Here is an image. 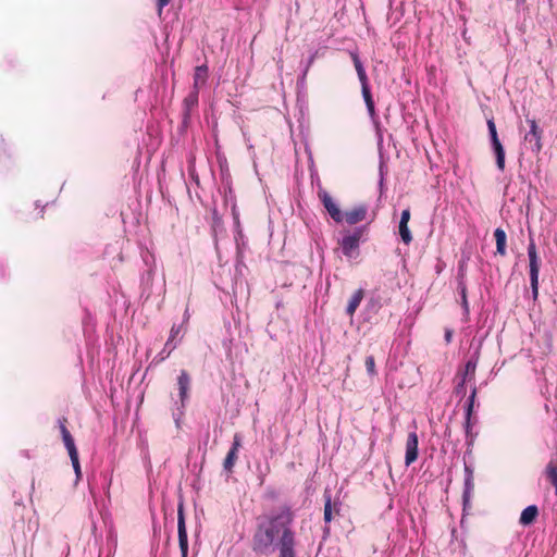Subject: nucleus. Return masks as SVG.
Segmentation results:
<instances>
[{
  "label": "nucleus",
  "instance_id": "7",
  "mask_svg": "<svg viewBox=\"0 0 557 557\" xmlns=\"http://www.w3.org/2000/svg\"><path fill=\"white\" fill-rule=\"evenodd\" d=\"M67 419L65 417H62L58 420V426L64 443V446L69 453V456H74L78 454V450L76 448L74 438L70 431L67 430Z\"/></svg>",
  "mask_w": 557,
  "mask_h": 557
},
{
  "label": "nucleus",
  "instance_id": "16",
  "mask_svg": "<svg viewBox=\"0 0 557 557\" xmlns=\"http://www.w3.org/2000/svg\"><path fill=\"white\" fill-rule=\"evenodd\" d=\"M539 516V508L535 505H530L524 508L520 515L519 523L521 525L532 524Z\"/></svg>",
  "mask_w": 557,
  "mask_h": 557
},
{
  "label": "nucleus",
  "instance_id": "8",
  "mask_svg": "<svg viewBox=\"0 0 557 557\" xmlns=\"http://www.w3.org/2000/svg\"><path fill=\"white\" fill-rule=\"evenodd\" d=\"M419 438L416 432H410L406 442V456L405 463L406 466H410L418 459L419 454Z\"/></svg>",
  "mask_w": 557,
  "mask_h": 557
},
{
  "label": "nucleus",
  "instance_id": "21",
  "mask_svg": "<svg viewBox=\"0 0 557 557\" xmlns=\"http://www.w3.org/2000/svg\"><path fill=\"white\" fill-rule=\"evenodd\" d=\"M494 237L496 240V252L502 257L506 256V240L507 236L503 228L498 227L494 231Z\"/></svg>",
  "mask_w": 557,
  "mask_h": 557
},
{
  "label": "nucleus",
  "instance_id": "12",
  "mask_svg": "<svg viewBox=\"0 0 557 557\" xmlns=\"http://www.w3.org/2000/svg\"><path fill=\"white\" fill-rule=\"evenodd\" d=\"M208 76H209V70L206 64L196 66L195 73H194L193 89L199 91L207 84Z\"/></svg>",
  "mask_w": 557,
  "mask_h": 557
},
{
  "label": "nucleus",
  "instance_id": "31",
  "mask_svg": "<svg viewBox=\"0 0 557 557\" xmlns=\"http://www.w3.org/2000/svg\"><path fill=\"white\" fill-rule=\"evenodd\" d=\"M410 216H411V213H410L409 209L403 210L399 223H409Z\"/></svg>",
  "mask_w": 557,
  "mask_h": 557
},
{
  "label": "nucleus",
  "instance_id": "27",
  "mask_svg": "<svg viewBox=\"0 0 557 557\" xmlns=\"http://www.w3.org/2000/svg\"><path fill=\"white\" fill-rule=\"evenodd\" d=\"M181 327L173 325L170 331V337L165 344V347H170V351L175 348V345H172L173 339L180 334Z\"/></svg>",
  "mask_w": 557,
  "mask_h": 557
},
{
  "label": "nucleus",
  "instance_id": "28",
  "mask_svg": "<svg viewBox=\"0 0 557 557\" xmlns=\"http://www.w3.org/2000/svg\"><path fill=\"white\" fill-rule=\"evenodd\" d=\"M366 369H367V372L370 374V375H375L376 374V369H375V360H374V357L373 356H368L366 358Z\"/></svg>",
  "mask_w": 557,
  "mask_h": 557
},
{
  "label": "nucleus",
  "instance_id": "29",
  "mask_svg": "<svg viewBox=\"0 0 557 557\" xmlns=\"http://www.w3.org/2000/svg\"><path fill=\"white\" fill-rule=\"evenodd\" d=\"M466 392H467L466 391V380L460 379V381L458 382V384L455 387V394L463 397L466 395Z\"/></svg>",
  "mask_w": 557,
  "mask_h": 557
},
{
  "label": "nucleus",
  "instance_id": "24",
  "mask_svg": "<svg viewBox=\"0 0 557 557\" xmlns=\"http://www.w3.org/2000/svg\"><path fill=\"white\" fill-rule=\"evenodd\" d=\"M324 498H325V503H324V521L329 523L333 519V516H332V498H331L330 494H325Z\"/></svg>",
  "mask_w": 557,
  "mask_h": 557
},
{
  "label": "nucleus",
  "instance_id": "13",
  "mask_svg": "<svg viewBox=\"0 0 557 557\" xmlns=\"http://www.w3.org/2000/svg\"><path fill=\"white\" fill-rule=\"evenodd\" d=\"M177 384L180 389V398L182 404H184L188 397V389L190 386V376L186 370L181 371L177 377Z\"/></svg>",
  "mask_w": 557,
  "mask_h": 557
},
{
  "label": "nucleus",
  "instance_id": "33",
  "mask_svg": "<svg viewBox=\"0 0 557 557\" xmlns=\"http://www.w3.org/2000/svg\"><path fill=\"white\" fill-rule=\"evenodd\" d=\"M451 336H453V331L451 330H446V332H445V341H446V343H450Z\"/></svg>",
  "mask_w": 557,
  "mask_h": 557
},
{
  "label": "nucleus",
  "instance_id": "18",
  "mask_svg": "<svg viewBox=\"0 0 557 557\" xmlns=\"http://www.w3.org/2000/svg\"><path fill=\"white\" fill-rule=\"evenodd\" d=\"M478 366V358H471L469 359L462 371H459L457 373V377L467 380H473L475 375V370Z\"/></svg>",
  "mask_w": 557,
  "mask_h": 557
},
{
  "label": "nucleus",
  "instance_id": "30",
  "mask_svg": "<svg viewBox=\"0 0 557 557\" xmlns=\"http://www.w3.org/2000/svg\"><path fill=\"white\" fill-rule=\"evenodd\" d=\"M70 459H71L73 469L76 473V476L79 478L81 476V465H79L78 454L74 455V456H70Z\"/></svg>",
  "mask_w": 557,
  "mask_h": 557
},
{
  "label": "nucleus",
  "instance_id": "25",
  "mask_svg": "<svg viewBox=\"0 0 557 557\" xmlns=\"http://www.w3.org/2000/svg\"><path fill=\"white\" fill-rule=\"evenodd\" d=\"M399 235L405 244H410L412 240L411 233L408 227V223H399Z\"/></svg>",
  "mask_w": 557,
  "mask_h": 557
},
{
  "label": "nucleus",
  "instance_id": "23",
  "mask_svg": "<svg viewBox=\"0 0 557 557\" xmlns=\"http://www.w3.org/2000/svg\"><path fill=\"white\" fill-rule=\"evenodd\" d=\"M466 472H467V478H466V482H465L466 491L463 494V498L467 502L469 498V494H470L471 490L473 488V475H472V471L470 470V468L468 466H466Z\"/></svg>",
  "mask_w": 557,
  "mask_h": 557
},
{
  "label": "nucleus",
  "instance_id": "14",
  "mask_svg": "<svg viewBox=\"0 0 557 557\" xmlns=\"http://www.w3.org/2000/svg\"><path fill=\"white\" fill-rule=\"evenodd\" d=\"M475 397H476V387L474 386L472 388V392L467 400V404H466V422H465V429H466V433L467 435L470 434L471 432V429H472V424H471V417H472V413H473V408H474V401H475Z\"/></svg>",
  "mask_w": 557,
  "mask_h": 557
},
{
  "label": "nucleus",
  "instance_id": "1",
  "mask_svg": "<svg viewBox=\"0 0 557 557\" xmlns=\"http://www.w3.org/2000/svg\"><path fill=\"white\" fill-rule=\"evenodd\" d=\"M294 512L289 507H281L265 517L257 525L251 541V549L257 555H270L274 545L278 548L295 541L293 531Z\"/></svg>",
  "mask_w": 557,
  "mask_h": 557
},
{
  "label": "nucleus",
  "instance_id": "22",
  "mask_svg": "<svg viewBox=\"0 0 557 557\" xmlns=\"http://www.w3.org/2000/svg\"><path fill=\"white\" fill-rule=\"evenodd\" d=\"M361 92H362V97L366 102L369 115L371 117H374L376 113H375L374 101L372 99V95L370 91V86L369 85L361 86Z\"/></svg>",
  "mask_w": 557,
  "mask_h": 557
},
{
  "label": "nucleus",
  "instance_id": "2",
  "mask_svg": "<svg viewBox=\"0 0 557 557\" xmlns=\"http://www.w3.org/2000/svg\"><path fill=\"white\" fill-rule=\"evenodd\" d=\"M367 233V226L355 228L351 233L345 235L341 240L342 251L347 258H356L359 256V245Z\"/></svg>",
  "mask_w": 557,
  "mask_h": 557
},
{
  "label": "nucleus",
  "instance_id": "4",
  "mask_svg": "<svg viewBox=\"0 0 557 557\" xmlns=\"http://www.w3.org/2000/svg\"><path fill=\"white\" fill-rule=\"evenodd\" d=\"M487 128L492 141V146L496 156V165L500 171L505 170V150L498 138L496 125L493 119L487 120Z\"/></svg>",
  "mask_w": 557,
  "mask_h": 557
},
{
  "label": "nucleus",
  "instance_id": "34",
  "mask_svg": "<svg viewBox=\"0 0 557 557\" xmlns=\"http://www.w3.org/2000/svg\"><path fill=\"white\" fill-rule=\"evenodd\" d=\"M462 298H463V304L467 305L466 289L465 288L462 289Z\"/></svg>",
  "mask_w": 557,
  "mask_h": 557
},
{
  "label": "nucleus",
  "instance_id": "20",
  "mask_svg": "<svg viewBox=\"0 0 557 557\" xmlns=\"http://www.w3.org/2000/svg\"><path fill=\"white\" fill-rule=\"evenodd\" d=\"M351 60L354 62V66L356 69L358 78L360 81L361 86L369 85V79L366 73V70L356 52L350 53Z\"/></svg>",
  "mask_w": 557,
  "mask_h": 557
},
{
  "label": "nucleus",
  "instance_id": "6",
  "mask_svg": "<svg viewBox=\"0 0 557 557\" xmlns=\"http://www.w3.org/2000/svg\"><path fill=\"white\" fill-rule=\"evenodd\" d=\"M177 533H178V545L182 553V557H187L188 554V536L185 524V516L183 504L178 505L177 508Z\"/></svg>",
  "mask_w": 557,
  "mask_h": 557
},
{
  "label": "nucleus",
  "instance_id": "11",
  "mask_svg": "<svg viewBox=\"0 0 557 557\" xmlns=\"http://www.w3.org/2000/svg\"><path fill=\"white\" fill-rule=\"evenodd\" d=\"M368 209L364 205H359L351 210L346 211L343 213L344 221L348 223L349 225L357 224L361 221H363L367 216Z\"/></svg>",
  "mask_w": 557,
  "mask_h": 557
},
{
  "label": "nucleus",
  "instance_id": "3",
  "mask_svg": "<svg viewBox=\"0 0 557 557\" xmlns=\"http://www.w3.org/2000/svg\"><path fill=\"white\" fill-rule=\"evenodd\" d=\"M529 269H530V283L533 299L536 300L539 296V274L541 260L537 256L536 245L534 239H530L528 245Z\"/></svg>",
  "mask_w": 557,
  "mask_h": 557
},
{
  "label": "nucleus",
  "instance_id": "35",
  "mask_svg": "<svg viewBox=\"0 0 557 557\" xmlns=\"http://www.w3.org/2000/svg\"><path fill=\"white\" fill-rule=\"evenodd\" d=\"M518 2H524L525 0H517Z\"/></svg>",
  "mask_w": 557,
  "mask_h": 557
},
{
  "label": "nucleus",
  "instance_id": "26",
  "mask_svg": "<svg viewBox=\"0 0 557 557\" xmlns=\"http://www.w3.org/2000/svg\"><path fill=\"white\" fill-rule=\"evenodd\" d=\"M295 544H296V540L290 542L286 546L278 548V550H280V556L278 557H296V555H295Z\"/></svg>",
  "mask_w": 557,
  "mask_h": 557
},
{
  "label": "nucleus",
  "instance_id": "17",
  "mask_svg": "<svg viewBox=\"0 0 557 557\" xmlns=\"http://www.w3.org/2000/svg\"><path fill=\"white\" fill-rule=\"evenodd\" d=\"M363 297H364V290L362 288L357 289L350 297L347 308H346V313L350 318L354 317V314H355L357 308L359 307V305L361 304Z\"/></svg>",
  "mask_w": 557,
  "mask_h": 557
},
{
  "label": "nucleus",
  "instance_id": "15",
  "mask_svg": "<svg viewBox=\"0 0 557 557\" xmlns=\"http://www.w3.org/2000/svg\"><path fill=\"white\" fill-rule=\"evenodd\" d=\"M199 91L191 90L183 100L184 107V120H187L190 115V111L198 106Z\"/></svg>",
  "mask_w": 557,
  "mask_h": 557
},
{
  "label": "nucleus",
  "instance_id": "10",
  "mask_svg": "<svg viewBox=\"0 0 557 557\" xmlns=\"http://www.w3.org/2000/svg\"><path fill=\"white\" fill-rule=\"evenodd\" d=\"M242 446V437L239 434H235L234 435V438H233V444H232V447L231 449L228 450L225 459H224V462H223V467L224 469L227 471V472H232L233 471V468L236 463V460H237V453L239 450Z\"/></svg>",
  "mask_w": 557,
  "mask_h": 557
},
{
  "label": "nucleus",
  "instance_id": "9",
  "mask_svg": "<svg viewBox=\"0 0 557 557\" xmlns=\"http://www.w3.org/2000/svg\"><path fill=\"white\" fill-rule=\"evenodd\" d=\"M530 131L524 136V140L532 145V150L540 152L542 149V131L539 128L535 120H529Z\"/></svg>",
  "mask_w": 557,
  "mask_h": 557
},
{
  "label": "nucleus",
  "instance_id": "19",
  "mask_svg": "<svg viewBox=\"0 0 557 557\" xmlns=\"http://www.w3.org/2000/svg\"><path fill=\"white\" fill-rule=\"evenodd\" d=\"M546 480L552 483L555 487V494L557 496V460L550 459L545 467L544 471Z\"/></svg>",
  "mask_w": 557,
  "mask_h": 557
},
{
  "label": "nucleus",
  "instance_id": "32",
  "mask_svg": "<svg viewBox=\"0 0 557 557\" xmlns=\"http://www.w3.org/2000/svg\"><path fill=\"white\" fill-rule=\"evenodd\" d=\"M170 2V0H157V5H158V14L159 16H161L162 14V10L165 5H168Z\"/></svg>",
  "mask_w": 557,
  "mask_h": 557
},
{
  "label": "nucleus",
  "instance_id": "5",
  "mask_svg": "<svg viewBox=\"0 0 557 557\" xmlns=\"http://www.w3.org/2000/svg\"><path fill=\"white\" fill-rule=\"evenodd\" d=\"M318 197L323 203V207L325 208L330 216L335 222L341 223L344 221L343 212L341 211L336 202L333 200V198L326 190L320 188L318 191Z\"/></svg>",
  "mask_w": 557,
  "mask_h": 557
}]
</instances>
